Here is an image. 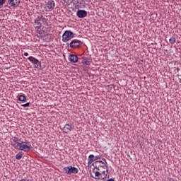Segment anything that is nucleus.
Wrapping results in <instances>:
<instances>
[{
	"label": "nucleus",
	"instance_id": "1",
	"mask_svg": "<svg viewBox=\"0 0 181 181\" xmlns=\"http://www.w3.org/2000/svg\"><path fill=\"white\" fill-rule=\"evenodd\" d=\"M95 166L96 170L94 169L90 175L95 179L104 180V179H105L108 175V168H107V165L103 161L97 160L95 162ZM93 175H95V177L93 176Z\"/></svg>",
	"mask_w": 181,
	"mask_h": 181
},
{
	"label": "nucleus",
	"instance_id": "2",
	"mask_svg": "<svg viewBox=\"0 0 181 181\" xmlns=\"http://www.w3.org/2000/svg\"><path fill=\"white\" fill-rule=\"evenodd\" d=\"M11 145L15 149H18V151H23V152H29L32 148L30 143L22 141L18 137H12L11 139Z\"/></svg>",
	"mask_w": 181,
	"mask_h": 181
},
{
	"label": "nucleus",
	"instance_id": "3",
	"mask_svg": "<svg viewBox=\"0 0 181 181\" xmlns=\"http://www.w3.org/2000/svg\"><path fill=\"white\" fill-rule=\"evenodd\" d=\"M54 6H56V3L53 0H49L47 3H45L44 6V9L45 12H52L53 9H54Z\"/></svg>",
	"mask_w": 181,
	"mask_h": 181
},
{
	"label": "nucleus",
	"instance_id": "4",
	"mask_svg": "<svg viewBox=\"0 0 181 181\" xmlns=\"http://www.w3.org/2000/svg\"><path fill=\"white\" fill-rule=\"evenodd\" d=\"M74 37V34L71 30H66L62 35V42L66 43L69 40H71Z\"/></svg>",
	"mask_w": 181,
	"mask_h": 181
},
{
	"label": "nucleus",
	"instance_id": "5",
	"mask_svg": "<svg viewBox=\"0 0 181 181\" xmlns=\"http://www.w3.org/2000/svg\"><path fill=\"white\" fill-rule=\"evenodd\" d=\"M64 172L66 175H71V173L76 174L78 173V168L69 165L64 168Z\"/></svg>",
	"mask_w": 181,
	"mask_h": 181
},
{
	"label": "nucleus",
	"instance_id": "6",
	"mask_svg": "<svg viewBox=\"0 0 181 181\" xmlns=\"http://www.w3.org/2000/svg\"><path fill=\"white\" fill-rule=\"evenodd\" d=\"M29 62L34 64L35 69H42V63L39 62V60L33 57H29L28 58Z\"/></svg>",
	"mask_w": 181,
	"mask_h": 181
},
{
	"label": "nucleus",
	"instance_id": "7",
	"mask_svg": "<svg viewBox=\"0 0 181 181\" xmlns=\"http://www.w3.org/2000/svg\"><path fill=\"white\" fill-rule=\"evenodd\" d=\"M40 21L45 23L46 22V18L43 17V16H39L35 19V29H37V28H42V23H40Z\"/></svg>",
	"mask_w": 181,
	"mask_h": 181
},
{
	"label": "nucleus",
	"instance_id": "8",
	"mask_svg": "<svg viewBox=\"0 0 181 181\" xmlns=\"http://www.w3.org/2000/svg\"><path fill=\"white\" fill-rule=\"evenodd\" d=\"M37 30V36L40 39H42V37H45L46 36V32L43 30V29L41 28V27H38L35 28Z\"/></svg>",
	"mask_w": 181,
	"mask_h": 181
},
{
	"label": "nucleus",
	"instance_id": "9",
	"mask_svg": "<svg viewBox=\"0 0 181 181\" xmlns=\"http://www.w3.org/2000/svg\"><path fill=\"white\" fill-rule=\"evenodd\" d=\"M8 4L12 8H16V6H19V4H21L20 0H8Z\"/></svg>",
	"mask_w": 181,
	"mask_h": 181
},
{
	"label": "nucleus",
	"instance_id": "10",
	"mask_svg": "<svg viewBox=\"0 0 181 181\" xmlns=\"http://www.w3.org/2000/svg\"><path fill=\"white\" fill-rule=\"evenodd\" d=\"M76 16H78V18H86V16H87V11H86L85 10H78L76 13Z\"/></svg>",
	"mask_w": 181,
	"mask_h": 181
},
{
	"label": "nucleus",
	"instance_id": "11",
	"mask_svg": "<svg viewBox=\"0 0 181 181\" xmlns=\"http://www.w3.org/2000/svg\"><path fill=\"white\" fill-rule=\"evenodd\" d=\"M68 59L71 63H77L78 62V57L75 54H70Z\"/></svg>",
	"mask_w": 181,
	"mask_h": 181
},
{
	"label": "nucleus",
	"instance_id": "12",
	"mask_svg": "<svg viewBox=\"0 0 181 181\" xmlns=\"http://www.w3.org/2000/svg\"><path fill=\"white\" fill-rule=\"evenodd\" d=\"M92 62L93 59H91V58L83 57L82 59L83 64H86V66H90V64H91Z\"/></svg>",
	"mask_w": 181,
	"mask_h": 181
},
{
	"label": "nucleus",
	"instance_id": "13",
	"mask_svg": "<svg viewBox=\"0 0 181 181\" xmlns=\"http://www.w3.org/2000/svg\"><path fill=\"white\" fill-rule=\"evenodd\" d=\"M72 129L73 127H71V125L69 124H66L63 128V131L65 134H69V132H71Z\"/></svg>",
	"mask_w": 181,
	"mask_h": 181
},
{
	"label": "nucleus",
	"instance_id": "14",
	"mask_svg": "<svg viewBox=\"0 0 181 181\" xmlns=\"http://www.w3.org/2000/svg\"><path fill=\"white\" fill-rule=\"evenodd\" d=\"M74 45H76V46H81L83 45V42L78 40H73L70 42L69 46H73Z\"/></svg>",
	"mask_w": 181,
	"mask_h": 181
},
{
	"label": "nucleus",
	"instance_id": "15",
	"mask_svg": "<svg viewBox=\"0 0 181 181\" xmlns=\"http://www.w3.org/2000/svg\"><path fill=\"white\" fill-rule=\"evenodd\" d=\"M94 161H95V156L93 154L89 155L88 157V165H91Z\"/></svg>",
	"mask_w": 181,
	"mask_h": 181
},
{
	"label": "nucleus",
	"instance_id": "16",
	"mask_svg": "<svg viewBox=\"0 0 181 181\" xmlns=\"http://www.w3.org/2000/svg\"><path fill=\"white\" fill-rule=\"evenodd\" d=\"M17 98L23 103H25V101H26V95H25V94L18 95Z\"/></svg>",
	"mask_w": 181,
	"mask_h": 181
},
{
	"label": "nucleus",
	"instance_id": "17",
	"mask_svg": "<svg viewBox=\"0 0 181 181\" xmlns=\"http://www.w3.org/2000/svg\"><path fill=\"white\" fill-rule=\"evenodd\" d=\"M22 156H23V153L21 151L16 155V159H17V160H21Z\"/></svg>",
	"mask_w": 181,
	"mask_h": 181
},
{
	"label": "nucleus",
	"instance_id": "18",
	"mask_svg": "<svg viewBox=\"0 0 181 181\" xmlns=\"http://www.w3.org/2000/svg\"><path fill=\"white\" fill-rule=\"evenodd\" d=\"M169 42L170 45H174L175 42H176V38H175V37H172L171 38L169 39Z\"/></svg>",
	"mask_w": 181,
	"mask_h": 181
},
{
	"label": "nucleus",
	"instance_id": "19",
	"mask_svg": "<svg viewBox=\"0 0 181 181\" xmlns=\"http://www.w3.org/2000/svg\"><path fill=\"white\" fill-rule=\"evenodd\" d=\"M5 2H6V0H0V9L5 5Z\"/></svg>",
	"mask_w": 181,
	"mask_h": 181
},
{
	"label": "nucleus",
	"instance_id": "20",
	"mask_svg": "<svg viewBox=\"0 0 181 181\" xmlns=\"http://www.w3.org/2000/svg\"><path fill=\"white\" fill-rule=\"evenodd\" d=\"M18 181H32V180L29 178L24 177V178H21V180H18Z\"/></svg>",
	"mask_w": 181,
	"mask_h": 181
},
{
	"label": "nucleus",
	"instance_id": "21",
	"mask_svg": "<svg viewBox=\"0 0 181 181\" xmlns=\"http://www.w3.org/2000/svg\"><path fill=\"white\" fill-rule=\"evenodd\" d=\"M29 105H30V103H27L21 105V107H29Z\"/></svg>",
	"mask_w": 181,
	"mask_h": 181
},
{
	"label": "nucleus",
	"instance_id": "22",
	"mask_svg": "<svg viewBox=\"0 0 181 181\" xmlns=\"http://www.w3.org/2000/svg\"><path fill=\"white\" fill-rule=\"evenodd\" d=\"M101 157L100 156H95V160H97V159H100Z\"/></svg>",
	"mask_w": 181,
	"mask_h": 181
},
{
	"label": "nucleus",
	"instance_id": "23",
	"mask_svg": "<svg viewBox=\"0 0 181 181\" xmlns=\"http://www.w3.org/2000/svg\"><path fill=\"white\" fill-rule=\"evenodd\" d=\"M24 56H29V53H28V52H24Z\"/></svg>",
	"mask_w": 181,
	"mask_h": 181
},
{
	"label": "nucleus",
	"instance_id": "24",
	"mask_svg": "<svg viewBox=\"0 0 181 181\" xmlns=\"http://www.w3.org/2000/svg\"><path fill=\"white\" fill-rule=\"evenodd\" d=\"M71 47H72V49H76V47H77L76 46H71Z\"/></svg>",
	"mask_w": 181,
	"mask_h": 181
},
{
	"label": "nucleus",
	"instance_id": "25",
	"mask_svg": "<svg viewBox=\"0 0 181 181\" xmlns=\"http://www.w3.org/2000/svg\"><path fill=\"white\" fill-rule=\"evenodd\" d=\"M107 181H114V179L111 178V179L108 180Z\"/></svg>",
	"mask_w": 181,
	"mask_h": 181
}]
</instances>
